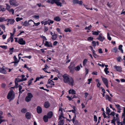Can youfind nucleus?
Returning <instances> with one entry per match:
<instances>
[{"label":"nucleus","mask_w":125,"mask_h":125,"mask_svg":"<svg viewBox=\"0 0 125 125\" xmlns=\"http://www.w3.org/2000/svg\"><path fill=\"white\" fill-rule=\"evenodd\" d=\"M63 79V81L65 83H69V85L71 86H73L74 83V80L73 78L71 77L69 78V76L67 74H64L62 75Z\"/></svg>","instance_id":"f257e3e1"},{"label":"nucleus","mask_w":125,"mask_h":125,"mask_svg":"<svg viewBox=\"0 0 125 125\" xmlns=\"http://www.w3.org/2000/svg\"><path fill=\"white\" fill-rule=\"evenodd\" d=\"M60 1V0H48L46 2L47 3H50L52 4H53L55 3L57 6L61 7L62 6V3Z\"/></svg>","instance_id":"f03ea898"},{"label":"nucleus","mask_w":125,"mask_h":125,"mask_svg":"<svg viewBox=\"0 0 125 125\" xmlns=\"http://www.w3.org/2000/svg\"><path fill=\"white\" fill-rule=\"evenodd\" d=\"M15 97V95L13 94V91H10L9 93L7 96V98L9 99V102H10Z\"/></svg>","instance_id":"7ed1b4c3"},{"label":"nucleus","mask_w":125,"mask_h":125,"mask_svg":"<svg viewBox=\"0 0 125 125\" xmlns=\"http://www.w3.org/2000/svg\"><path fill=\"white\" fill-rule=\"evenodd\" d=\"M33 97V95L31 93H28L27 94V96L25 98V100L27 102H29L31 100V99Z\"/></svg>","instance_id":"20e7f679"},{"label":"nucleus","mask_w":125,"mask_h":125,"mask_svg":"<svg viewBox=\"0 0 125 125\" xmlns=\"http://www.w3.org/2000/svg\"><path fill=\"white\" fill-rule=\"evenodd\" d=\"M30 21L33 22V21L31 20H30L28 21V22H27V21H25L24 22L23 24H22V23L21 24L24 26H27L31 25V24L29 23Z\"/></svg>","instance_id":"39448f33"},{"label":"nucleus","mask_w":125,"mask_h":125,"mask_svg":"<svg viewBox=\"0 0 125 125\" xmlns=\"http://www.w3.org/2000/svg\"><path fill=\"white\" fill-rule=\"evenodd\" d=\"M18 42L20 45H24L25 44L26 42L22 38H19L18 41Z\"/></svg>","instance_id":"423d86ee"},{"label":"nucleus","mask_w":125,"mask_h":125,"mask_svg":"<svg viewBox=\"0 0 125 125\" xmlns=\"http://www.w3.org/2000/svg\"><path fill=\"white\" fill-rule=\"evenodd\" d=\"M102 36V34L100 33L99 34L98 37L97 38V39L102 42L105 39L104 37V36Z\"/></svg>","instance_id":"0eeeda50"},{"label":"nucleus","mask_w":125,"mask_h":125,"mask_svg":"<svg viewBox=\"0 0 125 125\" xmlns=\"http://www.w3.org/2000/svg\"><path fill=\"white\" fill-rule=\"evenodd\" d=\"M102 81L104 84L105 85L106 87L107 88H108V82L107 79L106 78L103 77L102 78Z\"/></svg>","instance_id":"6e6552de"},{"label":"nucleus","mask_w":125,"mask_h":125,"mask_svg":"<svg viewBox=\"0 0 125 125\" xmlns=\"http://www.w3.org/2000/svg\"><path fill=\"white\" fill-rule=\"evenodd\" d=\"M76 118V114L74 115V116L72 119V121L73 123L75 125H77L78 124V122L77 120H75Z\"/></svg>","instance_id":"1a4fd4ad"},{"label":"nucleus","mask_w":125,"mask_h":125,"mask_svg":"<svg viewBox=\"0 0 125 125\" xmlns=\"http://www.w3.org/2000/svg\"><path fill=\"white\" fill-rule=\"evenodd\" d=\"M44 45L47 47H52L53 46L52 44L50 42H48L47 41L45 42L44 44Z\"/></svg>","instance_id":"9d476101"},{"label":"nucleus","mask_w":125,"mask_h":125,"mask_svg":"<svg viewBox=\"0 0 125 125\" xmlns=\"http://www.w3.org/2000/svg\"><path fill=\"white\" fill-rule=\"evenodd\" d=\"M115 104V106L117 108V112L119 113H120L121 112V106L119 104Z\"/></svg>","instance_id":"9b49d317"},{"label":"nucleus","mask_w":125,"mask_h":125,"mask_svg":"<svg viewBox=\"0 0 125 125\" xmlns=\"http://www.w3.org/2000/svg\"><path fill=\"white\" fill-rule=\"evenodd\" d=\"M114 67L116 69V71L118 72H121L122 69L121 66L115 65L114 66Z\"/></svg>","instance_id":"f8f14e48"},{"label":"nucleus","mask_w":125,"mask_h":125,"mask_svg":"<svg viewBox=\"0 0 125 125\" xmlns=\"http://www.w3.org/2000/svg\"><path fill=\"white\" fill-rule=\"evenodd\" d=\"M53 115V112L52 111L49 112L47 114V116L49 119L51 118L52 116Z\"/></svg>","instance_id":"ddd939ff"},{"label":"nucleus","mask_w":125,"mask_h":125,"mask_svg":"<svg viewBox=\"0 0 125 125\" xmlns=\"http://www.w3.org/2000/svg\"><path fill=\"white\" fill-rule=\"evenodd\" d=\"M25 116L26 118L27 119H30L31 118V114L29 112L26 113Z\"/></svg>","instance_id":"4468645a"},{"label":"nucleus","mask_w":125,"mask_h":125,"mask_svg":"<svg viewBox=\"0 0 125 125\" xmlns=\"http://www.w3.org/2000/svg\"><path fill=\"white\" fill-rule=\"evenodd\" d=\"M37 111L38 114H40L42 112V109L41 107L40 106H38L37 108Z\"/></svg>","instance_id":"2eb2a0df"},{"label":"nucleus","mask_w":125,"mask_h":125,"mask_svg":"<svg viewBox=\"0 0 125 125\" xmlns=\"http://www.w3.org/2000/svg\"><path fill=\"white\" fill-rule=\"evenodd\" d=\"M9 3L11 5L16 6V2L15 0H10Z\"/></svg>","instance_id":"dca6fc26"},{"label":"nucleus","mask_w":125,"mask_h":125,"mask_svg":"<svg viewBox=\"0 0 125 125\" xmlns=\"http://www.w3.org/2000/svg\"><path fill=\"white\" fill-rule=\"evenodd\" d=\"M7 22H9L10 24H13L14 22L15 21L12 19H8Z\"/></svg>","instance_id":"f3484780"},{"label":"nucleus","mask_w":125,"mask_h":125,"mask_svg":"<svg viewBox=\"0 0 125 125\" xmlns=\"http://www.w3.org/2000/svg\"><path fill=\"white\" fill-rule=\"evenodd\" d=\"M44 106L46 108H48L50 106V104L49 102L48 101L44 103Z\"/></svg>","instance_id":"a211bd4d"},{"label":"nucleus","mask_w":125,"mask_h":125,"mask_svg":"<svg viewBox=\"0 0 125 125\" xmlns=\"http://www.w3.org/2000/svg\"><path fill=\"white\" fill-rule=\"evenodd\" d=\"M75 64L73 62H71L70 64L68 67V68L74 69Z\"/></svg>","instance_id":"6ab92c4d"},{"label":"nucleus","mask_w":125,"mask_h":125,"mask_svg":"<svg viewBox=\"0 0 125 125\" xmlns=\"http://www.w3.org/2000/svg\"><path fill=\"white\" fill-rule=\"evenodd\" d=\"M4 67H3V68H0V73L5 74L7 73V72L6 70L3 69Z\"/></svg>","instance_id":"aec40b11"},{"label":"nucleus","mask_w":125,"mask_h":125,"mask_svg":"<svg viewBox=\"0 0 125 125\" xmlns=\"http://www.w3.org/2000/svg\"><path fill=\"white\" fill-rule=\"evenodd\" d=\"M27 79L26 78H25L24 80H22L21 79H20L19 78H16V79L15 80L16 81V82H21L23 81H25L27 80Z\"/></svg>","instance_id":"412c9836"},{"label":"nucleus","mask_w":125,"mask_h":125,"mask_svg":"<svg viewBox=\"0 0 125 125\" xmlns=\"http://www.w3.org/2000/svg\"><path fill=\"white\" fill-rule=\"evenodd\" d=\"M49 119L47 115H45L43 117V119L44 121L45 122H48V119Z\"/></svg>","instance_id":"4be33fe9"},{"label":"nucleus","mask_w":125,"mask_h":125,"mask_svg":"<svg viewBox=\"0 0 125 125\" xmlns=\"http://www.w3.org/2000/svg\"><path fill=\"white\" fill-rule=\"evenodd\" d=\"M100 32V31L98 30H97V31H92V34L94 35H97L99 34V33Z\"/></svg>","instance_id":"5701e85b"},{"label":"nucleus","mask_w":125,"mask_h":125,"mask_svg":"<svg viewBox=\"0 0 125 125\" xmlns=\"http://www.w3.org/2000/svg\"><path fill=\"white\" fill-rule=\"evenodd\" d=\"M54 21H60L61 20V19L59 16H56L54 17Z\"/></svg>","instance_id":"b1692460"},{"label":"nucleus","mask_w":125,"mask_h":125,"mask_svg":"<svg viewBox=\"0 0 125 125\" xmlns=\"http://www.w3.org/2000/svg\"><path fill=\"white\" fill-rule=\"evenodd\" d=\"M57 37V35L56 34H54L52 35V37L51 38L53 40H55L56 39Z\"/></svg>","instance_id":"393cba45"},{"label":"nucleus","mask_w":125,"mask_h":125,"mask_svg":"<svg viewBox=\"0 0 125 125\" xmlns=\"http://www.w3.org/2000/svg\"><path fill=\"white\" fill-rule=\"evenodd\" d=\"M13 40V38H12V36H10V37L7 40V42H9L11 40V42H12Z\"/></svg>","instance_id":"a878e982"},{"label":"nucleus","mask_w":125,"mask_h":125,"mask_svg":"<svg viewBox=\"0 0 125 125\" xmlns=\"http://www.w3.org/2000/svg\"><path fill=\"white\" fill-rule=\"evenodd\" d=\"M122 47L123 45H120L119 46L118 49L119 50L121 51L122 53H123V51L122 48Z\"/></svg>","instance_id":"bb28decb"},{"label":"nucleus","mask_w":125,"mask_h":125,"mask_svg":"<svg viewBox=\"0 0 125 125\" xmlns=\"http://www.w3.org/2000/svg\"><path fill=\"white\" fill-rule=\"evenodd\" d=\"M47 83L51 85H54V82L53 81H52L51 82V80L50 79H49L48 80V82Z\"/></svg>","instance_id":"cd10ccee"},{"label":"nucleus","mask_w":125,"mask_h":125,"mask_svg":"<svg viewBox=\"0 0 125 125\" xmlns=\"http://www.w3.org/2000/svg\"><path fill=\"white\" fill-rule=\"evenodd\" d=\"M106 114L108 115H109V113L110 112V110L109 108L108 107H107L106 108Z\"/></svg>","instance_id":"c85d7f7f"},{"label":"nucleus","mask_w":125,"mask_h":125,"mask_svg":"<svg viewBox=\"0 0 125 125\" xmlns=\"http://www.w3.org/2000/svg\"><path fill=\"white\" fill-rule=\"evenodd\" d=\"M105 98L106 99H108L109 101H111V98L108 95H106Z\"/></svg>","instance_id":"c756f323"},{"label":"nucleus","mask_w":125,"mask_h":125,"mask_svg":"<svg viewBox=\"0 0 125 125\" xmlns=\"http://www.w3.org/2000/svg\"><path fill=\"white\" fill-rule=\"evenodd\" d=\"M96 82L98 83L97 84V87L98 88L99 87L101 84V83H100L99 80L98 79H96Z\"/></svg>","instance_id":"7c9ffc66"},{"label":"nucleus","mask_w":125,"mask_h":125,"mask_svg":"<svg viewBox=\"0 0 125 125\" xmlns=\"http://www.w3.org/2000/svg\"><path fill=\"white\" fill-rule=\"evenodd\" d=\"M80 69V67L79 65L77 66L74 68L75 70L76 71H79Z\"/></svg>","instance_id":"2f4dec72"},{"label":"nucleus","mask_w":125,"mask_h":125,"mask_svg":"<svg viewBox=\"0 0 125 125\" xmlns=\"http://www.w3.org/2000/svg\"><path fill=\"white\" fill-rule=\"evenodd\" d=\"M118 51V49L116 47H115L113 48L112 50V51L114 52L115 53H116Z\"/></svg>","instance_id":"473e14b6"},{"label":"nucleus","mask_w":125,"mask_h":125,"mask_svg":"<svg viewBox=\"0 0 125 125\" xmlns=\"http://www.w3.org/2000/svg\"><path fill=\"white\" fill-rule=\"evenodd\" d=\"M87 61V60L86 59H84L83 61V64L84 66H85Z\"/></svg>","instance_id":"72a5a7b5"},{"label":"nucleus","mask_w":125,"mask_h":125,"mask_svg":"<svg viewBox=\"0 0 125 125\" xmlns=\"http://www.w3.org/2000/svg\"><path fill=\"white\" fill-rule=\"evenodd\" d=\"M69 69V70H70V72L72 73V74H73L74 73V69H71V68H68Z\"/></svg>","instance_id":"f704fd0d"},{"label":"nucleus","mask_w":125,"mask_h":125,"mask_svg":"<svg viewBox=\"0 0 125 125\" xmlns=\"http://www.w3.org/2000/svg\"><path fill=\"white\" fill-rule=\"evenodd\" d=\"M71 30L70 28H65L64 30V31L66 32H71Z\"/></svg>","instance_id":"c9c22d12"},{"label":"nucleus","mask_w":125,"mask_h":125,"mask_svg":"<svg viewBox=\"0 0 125 125\" xmlns=\"http://www.w3.org/2000/svg\"><path fill=\"white\" fill-rule=\"evenodd\" d=\"M7 21V19H5V18L4 17H0V22H2L4 21Z\"/></svg>","instance_id":"e433bc0d"},{"label":"nucleus","mask_w":125,"mask_h":125,"mask_svg":"<svg viewBox=\"0 0 125 125\" xmlns=\"http://www.w3.org/2000/svg\"><path fill=\"white\" fill-rule=\"evenodd\" d=\"M6 4V9L7 10L9 11L10 10V6L7 4Z\"/></svg>","instance_id":"4c0bfd02"},{"label":"nucleus","mask_w":125,"mask_h":125,"mask_svg":"<svg viewBox=\"0 0 125 125\" xmlns=\"http://www.w3.org/2000/svg\"><path fill=\"white\" fill-rule=\"evenodd\" d=\"M108 68L107 67H106L104 69V71L107 74H108V73H109V72L108 71Z\"/></svg>","instance_id":"58836bf2"},{"label":"nucleus","mask_w":125,"mask_h":125,"mask_svg":"<svg viewBox=\"0 0 125 125\" xmlns=\"http://www.w3.org/2000/svg\"><path fill=\"white\" fill-rule=\"evenodd\" d=\"M33 22L34 24V25H33V27H34V26H37L38 25H39L40 24V22H38L37 23H36L35 22H34V21H33V22Z\"/></svg>","instance_id":"ea45409f"},{"label":"nucleus","mask_w":125,"mask_h":125,"mask_svg":"<svg viewBox=\"0 0 125 125\" xmlns=\"http://www.w3.org/2000/svg\"><path fill=\"white\" fill-rule=\"evenodd\" d=\"M41 37L42 38L43 40V43H44V41H46L47 40V39L46 38V37L45 36H43V35H42L41 36Z\"/></svg>","instance_id":"a19ab883"},{"label":"nucleus","mask_w":125,"mask_h":125,"mask_svg":"<svg viewBox=\"0 0 125 125\" xmlns=\"http://www.w3.org/2000/svg\"><path fill=\"white\" fill-rule=\"evenodd\" d=\"M64 119H62V120H61L60 121H59V122L58 123L59 124H62V125H63L64 124Z\"/></svg>","instance_id":"79ce46f5"},{"label":"nucleus","mask_w":125,"mask_h":125,"mask_svg":"<svg viewBox=\"0 0 125 125\" xmlns=\"http://www.w3.org/2000/svg\"><path fill=\"white\" fill-rule=\"evenodd\" d=\"M21 112L23 113H25L27 112V110L26 108H23L21 110Z\"/></svg>","instance_id":"37998d69"},{"label":"nucleus","mask_w":125,"mask_h":125,"mask_svg":"<svg viewBox=\"0 0 125 125\" xmlns=\"http://www.w3.org/2000/svg\"><path fill=\"white\" fill-rule=\"evenodd\" d=\"M22 19V18H20L19 17H17L16 19V21L17 22L20 21Z\"/></svg>","instance_id":"c03bdc74"},{"label":"nucleus","mask_w":125,"mask_h":125,"mask_svg":"<svg viewBox=\"0 0 125 125\" xmlns=\"http://www.w3.org/2000/svg\"><path fill=\"white\" fill-rule=\"evenodd\" d=\"M0 47L5 50L7 48V46L1 45L0 46Z\"/></svg>","instance_id":"a18cd8bd"},{"label":"nucleus","mask_w":125,"mask_h":125,"mask_svg":"<svg viewBox=\"0 0 125 125\" xmlns=\"http://www.w3.org/2000/svg\"><path fill=\"white\" fill-rule=\"evenodd\" d=\"M107 38L108 40L111 41V38L109 34L108 33H107Z\"/></svg>","instance_id":"49530a36"},{"label":"nucleus","mask_w":125,"mask_h":125,"mask_svg":"<svg viewBox=\"0 0 125 125\" xmlns=\"http://www.w3.org/2000/svg\"><path fill=\"white\" fill-rule=\"evenodd\" d=\"M92 43L93 44V46L95 47L96 45V42L94 41H93L92 42Z\"/></svg>","instance_id":"de8ad7c7"},{"label":"nucleus","mask_w":125,"mask_h":125,"mask_svg":"<svg viewBox=\"0 0 125 125\" xmlns=\"http://www.w3.org/2000/svg\"><path fill=\"white\" fill-rule=\"evenodd\" d=\"M9 11L10 13L11 12L12 13V14H14V10L13 9H11Z\"/></svg>","instance_id":"09e8293b"},{"label":"nucleus","mask_w":125,"mask_h":125,"mask_svg":"<svg viewBox=\"0 0 125 125\" xmlns=\"http://www.w3.org/2000/svg\"><path fill=\"white\" fill-rule=\"evenodd\" d=\"M117 120V118L115 119V117L111 120V123L113 124L115 121V120Z\"/></svg>","instance_id":"8fccbe9b"},{"label":"nucleus","mask_w":125,"mask_h":125,"mask_svg":"<svg viewBox=\"0 0 125 125\" xmlns=\"http://www.w3.org/2000/svg\"><path fill=\"white\" fill-rule=\"evenodd\" d=\"M93 56L95 58H98L99 56L97 55L96 53H94L93 54Z\"/></svg>","instance_id":"3c124183"},{"label":"nucleus","mask_w":125,"mask_h":125,"mask_svg":"<svg viewBox=\"0 0 125 125\" xmlns=\"http://www.w3.org/2000/svg\"><path fill=\"white\" fill-rule=\"evenodd\" d=\"M0 27H1L5 32V26L3 25H0Z\"/></svg>","instance_id":"603ef678"},{"label":"nucleus","mask_w":125,"mask_h":125,"mask_svg":"<svg viewBox=\"0 0 125 125\" xmlns=\"http://www.w3.org/2000/svg\"><path fill=\"white\" fill-rule=\"evenodd\" d=\"M115 113L114 112H111V113H110V114H109V115H112V116H113L114 118V117H115Z\"/></svg>","instance_id":"864d4df0"},{"label":"nucleus","mask_w":125,"mask_h":125,"mask_svg":"<svg viewBox=\"0 0 125 125\" xmlns=\"http://www.w3.org/2000/svg\"><path fill=\"white\" fill-rule=\"evenodd\" d=\"M44 29L43 31L44 32H45L48 30V27L46 26H45L44 27Z\"/></svg>","instance_id":"5fc2aeb1"},{"label":"nucleus","mask_w":125,"mask_h":125,"mask_svg":"<svg viewBox=\"0 0 125 125\" xmlns=\"http://www.w3.org/2000/svg\"><path fill=\"white\" fill-rule=\"evenodd\" d=\"M47 68H49L47 65L46 64L45 65L44 68H43L42 69L44 71L45 70H46L47 69Z\"/></svg>","instance_id":"6e6d98bb"},{"label":"nucleus","mask_w":125,"mask_h":125,"mask_svg":"<svg viewBox=\"0 0 125 125\" xmlns=\"http://www.w3.org/2000/svg\"><path fill=\"white\" fill-rule=\"evenodd\" d=\"M15 87H16L17 88L18 87V86H18V83L16 82V81L15 80Z\"/></svg>","instance_id":"4d7b16f0"},{"label":"nucleus","mask_w":125,"mask_h":125,"mask_svg":"<svg viewBox=\"0 0 125 125\" xmlns=\"http://www.w3.org/2000/svg\"><path fill=\"white\" fill-rule=\"evenodd\" d=\"M78 0H73V2L74 4H78Z\"/></svg>","instance_id":"13d9d810"},{"label":"nucleus","mask_w":125,"mask_h":125,"mask_svg":"<svg viewBox=\"0 0 125 125\" xmlns=\"http://www.w3.org/2000/svg\"><path fill=\"white\" fill-rule=\"evenodd\" d=\"M92 79L91 78L88 79V82L87 84H90L91 83V81H92Z\"/></svg>","instance_id":"bf43d9fd"},{"label":"nucleus","mask_w":125,"mask_h":125,"mask_svg":"<svg viewBox=\"0 0 125 125\" xmlns=\"http://www.w3.org/2000/svg\"><path fill=\"white\" fill-rule=\"evenodd\" d=\"M63 117V114H62V113H61L60 114V116L59 117V119L61 120L62 119V117Z\"/></svg>","instance_id":"052dcab7"},{"label":"nucleus","mask_w":125,"mask_h":125,"mask_svg":"<svg viewBox=\"0 0 125 125\" xmlns=\"http://www.w3.org/2000/svg\"><path fill=\"white\" fill-rule=\"evenodd\" d=\"M94 121L96 122L97 121V117L95 115H94Z\"/></svg>","instance_id":"680f3d73"},{"label":"nucleus","mask_w":125,"mask_h":125,"mask_svg":"<svg viewBox=\"0 0 125 125\" xmlns=\"http://www.w3.org/2000/svg\"><path fill=\"white\" fill-rule=\"evenodd\" d=\"M32 57V56L31 55L28 56H25L23 57L22 58H26L29 59H31Z\"/></svg>","instance_id":"e2e57ef3"},{"label":"nucleus","mask_w":125,"mask_h":125,"mask_svg":"<svg viewBox=\"0 0 125 125\" xmlns=\"http://www.w3.org/2000/svg\"><path fill=\"white\" fill-rule=\"evenodd\" d=\"M98 52L99 53H103V52L102 51V49L101 48H99L98 49Z\"/></svg>","instance_id":"0e129e2a"},{"label":"nucleus","mask_w":125,"mask_h":125,"mask_svg":"<svg viewBox=\"0 0 125 125\" xmlns=\"http://www.w3.org/2000/svg\"><path fill=\"white\" fill-rule=\"evenodd\" d=\"M121 57L119 56L118 58H117V60L118 62H121Z\"/></svg>","instance_id":"69168bd1"},{"label":"nucleus","mask_w":125,"mask_h":125,"mask_svg":"<svg viewBox=\"0 0 125 125\" xmlns=\"http://www.w3.org/2000/svg\"><path fill=\"white\" fill-rule=\"evenodd\" d=\"M71 93L73 94H76V92L73 89H72L71 90Z\"/></svg>","instance_id":"338daca9"},{"label":"nucleus","mask_w":125,"mask_h":125,"mask_svg":"<svg viewBox=\"0 0 125 125\" xmlns=\"http://www.w3.org/2000/svg\"><path fill=\"white\" fill-rule=\"evenodd\" d=\"M82 3L83 2L82 0L79 1L78 0V4H79V5H81L82 4Z\"/></svg>","instance_id":"774afa93"}]
</instances>
